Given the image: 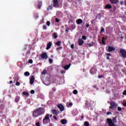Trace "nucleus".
<instances>
[{"label":"nucleus","mask_w":126,"mask_h":126,"mask_svg":"<svg viewBox=\"0 0 126 126\" xmlns=\"http://www.w3.org/2000/svg\"><path fill=\"white\" fill-rule=\"evenodd\" d=\"M45 114V108L43 107H39L34 109L32 113V117L33 118H38L39 116H42Z\"/></svg>","instance_id":"nucleus-1"},{"label":"nucleus","mask_w":126,"mask_h":126,"mask_svg":"<svg viewBox=\"0 0 126 126\" xmlns=\"http://www.w3.org/2000/svg\"><path fill=\"white\" fill-rule=\"evenodd\" d=\"M42 122L44 125H46V124L50 123V122H51V119H50V114H46Z\"/></svg>","instance_id":"nucleus-2"},{"label":"nucleus","mask_w":126,"mask_h":126,"mask_svg":"<svg viewBox=\"0 0 126 126\" xmlns=\"http://www.w3.org/2000/svg\"><path fill=\"white\" fill-rule=\"evenodd\" d=\"M94 104V101L92 100H87L86 102V107H92Z\"/></svg>","instance_id":"nucleus-3"},{"label":"nucleus","mask_w":126,"mask_h":126,"mask_svg":"<svg viewBox=\"0 0 126 126\" xmlns=\"http://www.w3.org/2000/svg\"><path fill=\"white\" fill-rule=\"evenodd\" d=\"M52 2L53 7H55V8L59 7L60 5L59 4V1L58 0H53Z\"/></svg>","instance_id":"nucleus-4"},{"label":"nucleus","mask_w":126,"mask_h":126,"mask_svg":"<svg viewBox=\"0 0 126 126\" xmlns=\"http://www.w3.org/2000/svg\"><path fill=\"white\" fill-rule=\"evenodd\" d=\"M90 72L91 74H95L96 72H97V69L96 68V67L94 66L92 67L90 69Z\"/></svg>","instance_id":"nucleus-5"},{"label":"nucleus","mask_w":126,"mask_h":126,"mask_svg":"<svg viewBox=\"0 0 126 126\" xmlns=\"http://www.w3.org/2000/svg\"><path fill=\"white\" fill-rule=\"evenodd\" d=\"M120 53L122 55L123 58H124V59H126V51L124 49H121L120 50Z\"/></svg>","instance_id":"nucleus-6"},{"label":"nucleus","mask_w":126,"mask_h":126,"mask_svg":"<svg viewBox=\"0 0 126 126\" xmlns=\"http://www.w3.org/2000/svg\"><path fill=\"white\" fill-rule=\"evenodd\" d=\"M118 106V104H116V102L112 101L110 102V106L109 107V109H111L113 110L115 107Z\"/></svg>","instance_id":"nucleus-7"},{"label":"nucleus","mask_w":126,"mask_h":126,"mask_svg":"<svg viewBox=\"0 0 126 126\" xmlns=\"http://www.w3.org/2000/svg\"><path fill=\"white\" fill-rule=\"evenodd\" d=\"M106 121H107V123H108V125L109 126H116L115 125V124H114V123H113L112 119H111L110 118H107L106 119Z\"/></svg>","instance_id":"nucleus-8"},{"label":"nucleus","mask_w":126,"mask_h":126,"mask_svg":"<svg viewBox=\"0 0 126 126\" xmlns=\"http://www.w3.org/2000/svg\"><path fill=\"white\" fill-rule=\"evenodd\" d=\"M40 57L42 60H47L48 59V55L46 52H44L40 55Z\"/></svg>","instance_id":"nucleus-9"},{"label":"nucleus","mask_w":126,"mask_h":126,"mask_svg":"<svg viewBox=\"0 0 126 126\" xmlns=\"http://www.w3.org/2000/svg\"><path fill=\"white\" fill-rule=\"evenodd\" d=\"M57 107L60 109V112H63L64 110V107L62 104H59Z\"/></svg>","instance_id":"nucleus-10"},{"label":"nucleus","mask_w":126,"mask_h":126,"mask_svg":"<svg viewBox=\"0 0 126 126\" xmlns=\"http://www.w3.org/2000/svg\"><path fill=\"white\" fill-rule=\"evenodd\" d=\"M109 1L112 4H118L119 3V0H109Z\"/></svg>","instance_id":"nucleus-11"},{"label":"nucleus","mask_w":126,"mask_h":126,"mask_svg":"<svg viewBox=\"0 0 126 126\" xmlns=\"http://www.w3.org/2000/svg\"><path fill=\"white\" fill-rule=\"evenodd\" d=\"M116 49L114 48V47L109 46L108 48V52H113V51H115Z\"/></svg>","instance_id":"nucleus-12"},{"label":"nucleus","mask_w":126,"mask_h":126,"mask_svg":"<svg viewBox=\"0 0 126 126\" xmlns=\"http://www.w3.org/2000/svg\"><path fill=\"white\" fill-rule=\"evenodd\" d=\"M34 80L35 77H34V76H32L30 80V84H33V83H34Z\"/></svg>","instance_id":"nucleus-13"},{"label":"nucleus","mask_w":126,"mask_h":126,"mask_svg":"<svg viewBox=\"0 0 126 126\" xmlns=\"http://www.w3.org/2000/svg\"><path fill=\"white\" fill-rule=\"evenodd\" d=\"M83 21L82 20V19H78V20H76V23L78 25H80V24H81V23H83Z\"/></svg>","instance_id":"nucleus-14"},{"label":"nucleus","mask_w":126,"mask_h":126,"mask_svg":"<svg viewBox=\"0 0 126 126\" xmlns=\"http://www.w3.org/2000/svg\"><path fill=\"white\" fill-rule=\"evenodd\" d=\"M52 42H49L47 45L46 50H49V49H51V47H52Z\"/></svg>","instance_id":"nucleus-15"},{"label":"nucleus","mask_w":126,"mask_h":126,"mask_svg":"<svg viewBox=\"0 0 126 126\" xmlns=\"http://www.w3.org/2000/svg\"><path fill=\"white\" fill-rule=\"evenodd\" d=\"M93 46H94V42H92V43L87 44V48H90V47H93Z\"/></svg>","instance_id":"nucleus-16"},{"label":"nucleus","mask_w":126,"mask_h":126,"mask_svg":"<svg viewBox=\"0 0 126 126\" xmlns=\"http://www.w3.org/2000/svg\"><path fill=\"white\" fill-rule=\"evenodd\" d=\"M105 8L106 9H111L112 8V5L110 4H107L105 5Z\"/></svg>","instance_id":"nucleus-17"},{"label":"nucleus","mask_w":126,"mask_h":126,"mask_svg":"<svg viewBox=\"0 0 126 126\" xmlns=\"http://www.w3.org/2000/svg\"><path fill=\"white\" fill-rule=\"evenodd\" d=\"M70 65H71V64L70 63H69V64L68 65H65L64 66V69L65 70H67V69H69V67H70Z\"/></svg>","instance_id":"nucleus-18"},{"label":"nucleus","mask_w":126,"mask_h":126,"mask_svg":"<svg viewBox=\"0 0 126 126\" xmlns=\"http://www.w3.org/2000/svg\"><path fill=\"white\" fill-rule=\"evenodd\" d=\"M83 40H82V39H79L78 40V44H79V46H82V45H83Z\"/></svg>","instance_id":"nucleus-19"},{"label":"nucleus","mask_w":126,"mask_h":126,"mask_svg":"<svg viewBox=\"0 0 126 126\" xmlns=\"http://www.w3.org/2000/svg\"><path fill=\"white\" fill-rule=\"evenodd\" d=\"M20 99V97L18 95H17L15 98V101L16 102V103H18Z\"/></svg>","instance_id":"nucleus-20"},{"label":"nucleus","mask_w":126,"mask_h":126,"mask_svg":"<svg viewBox=\"0 0 126 126\" xmlns=\"http://www.w3.org/2000/svg\"><path fill=\"white\" fill-rule=\"evenodd\" d=\"M107 40V37H102L101 42L102 44H104V45L106 44V42H105V40Z\"/></svg>","instance_id":"nucleus-21"},{"label":"nucleus","mask_w":126,"mask_h":126,"mask_svg":"<svg viewBox=\"0 0 126 126\" xmlns=\"http://www.w3.org/2000/svg\"><path fill=\"white\" fill-rule=\"evenodd\" d=\"M41 6H42V1H39L38 2L37 7L39 8V9H40L41 8Z\"/></svg>","instance_id":"nucleus-22"},{"label":"nucleus","mask_w":126,"mask_h":126,"mask_svg":"<svg viewBox=\"0 0 126 126\" xmlns=\"http://www.w3.org/2000/svg\"><path fill=\"white\" fill-rule=\"evenodd\" d=\"M67 122V121L65 119H63L61 120V124H62V125H65Z\"/></svg>","instance_id":"nucleus-23"},{"label":"nucleus","mask_w":126,"mask_h":126,"mask_svg":"<svg viewBox=\"0 0 126 126\" xmlns=\"http://www.w3.org/2000/svg\"><path fill=\"white\" fill-rule=\"evenodd\" d=\"M53 5L51 4L49 5L48 7L47 8V10H48V11H49V10H50V9H53Z\"/></svg>","instance_id":"nucleus-24"},{"label":"nucleus","mask_w":126,"mask_h":126,"mask_svg":"<svg viewBox=\"0 0 126 126\" xmlns=\"http://www.w3.org/2000/svg\"><path fill=\"white\" fill-rule=\"evenodd\" d=\"M52 113L54 115H58L59 113H58V112H57V110H52Z\"/></svg>","instance_id":"nucleus-25"},{"label":"nucleus","mask_w":126,"mask_h":126,"mask_svg":"<svg viewBox=\"0 0 126 126\" xmlns=\"http://www.w3.org/2000/svg\"><path fill=\"white\" fill-rule=\"evenodd\" d=\"M24 75L25 76H29V75H30V73L28 71H26L24 73Z\"/></svg>","instance_id":"nucleus-26"},{"label":"nucleus","mask_w":126,"mask_h":126,"mask_svg":"<svg viewBox=\"0 0 126 126\" xmlns=\"http://www.w3.org/2000/svg\"><path fill=\"white\" fill-rule=\"evenodd\" d=\"M84 126H90L89 122L87 121L85 122L84 123Z\"/></svg>","instance_id":"nucleus-27"},{"label":"nucleus","mask_w":126,"mask_h":126,"mask_svg":"<svg viewBox=\"0 0 126 126\" xmlns=\"http://www.w3.org/2000/svg\"><path fill=\"white\" fill-rule=\"evenodd\" d=\"M23 95H25V96H29V93L27 92H23Z\"/></svg>","instance_id":"nucleus-28"},{"label":"nucleus","mask_w":126,"mask_h":126,"mask_svg":"<svg viewBox=\"0 0 126 126\" xmlns=\"http://www.w3.org/2000/svg\"><path fill=\"white\" fill-rule=\"evenodd\" d=\"M75 28H76V27L75 26V25H71V29H72V30H74V29H75Z\"/></svg>","instance_id":"nucleus-29"},{"label":"nucleus","mask_w":126,"mask_h":126,"mask_svg":"<svg viewBox=\"0 0 126 126\" xmlns=\"http://www.w3.org/2000/svg\"><path fill=\"white\" fill-rule=\"evenodd\" d=\"M72 105H73L72 102H70V103L67 102V105L68 106L67 107H71V106H72Z\"/></svg>","instance_id":"nucleus-30"},{"label":"nucleus","mask_w":126,"mask_h":126,"mask_svg":"<svg viewBox=\"0 0 126 126\" xmlns=\"http://www.w3.org/2000/svg\"><path fill=\"white\" fill-rule=\"evenodd\" d=\"M53 37L54 39H57V38H58V34H57V33H54Z\"/></svg>","instance_id":"nucleus-31"},{"label":"nucleus","mask_w":126,"mask_h":126,"mask_svg":"<svg viewBox=\"0 0 126 126\" xmlns=\"http://www.w3.org/2000/svg\"><path fill=\"white\" fill-rule=\"evenodd\" d=\"M47 74V70L46 69H44L42 72L41 74H44V75Z\"/></svg>","instance_id":"nucleus-32"},{"label":"nucleus","mask_w":126,"mask_h":126,"mask_svg":"<svg viewBox=\"0 0 126 126\" xmlns=\"http://www.w3.org/2000/svg\"><path fill=\"white\" fill-rule=\"evenodd\" d=\"M113 123H117V116L113 118Z\"/></svg>","instance_id":"nucleus-33"},{"label":"nucleus","mask_w":126,"mask_h":126,"mask_svg":"<svg viewBox=\"0 0 126 126\" xmlns=\"http://www.w3.org/2000/svg\"><path fill=\"white\" fill-rule=\"evenodd\" d=\"M61 42L60 41H58L56 42L55 45H57V46H61Z\"/></svg>","instance_id":"nucleus-34"},{"label":"nucleus","mask_w":126,"mask_h":126,"mask_svg":"<svg viewBox=\"0 0 126 126\" xmlns=\"http://www.w3.org/2000/svg\"><path fill=\"white\" fill-rule=\"evenodd\" d=\"M73 94H75V95H76V94H77V93H78L77 90H74L73 91Z\"/></svg>","instance_id":"nucleus-35"},{"label":"nucleus","mask_w":126,"mask_h":126,"mask_svg":"<svg viewBox=\"0 0 126 126\" xmlns=\"http://www.w3.org/2000/svg\"><path fill=\"white\" fill-rule=\"evenodd\" d=\"M105 31V29L104 28H101L100 30V33H103Z\"/></svg>","instance_id":"nucleus-36"},{"label":"nucleus","mask_w":126,"mask_h":126,"mask_svg":"<svg viewBox=\"0 0 126 126\" xmlns=\"http://www.w3.org/2000/svg\"><path fill=\"white\" fill-rule=\"evenodd\" d=\"M49 62L50 63H53V60L51 58H50L49 59Z\"/></svg>","instance_id":"nucleus-37"},{"label":"nucleus","mask_w":126,"mask_h":126,"mask_svg":"<svg viewBox=\"0 0 126 126\" xmlns=\"http://www.w3.org/2000/svg\"><path fill=\"white\" fill-rule=\"evenodd\" d=\"M42 28H43V29H44V30H46L47 29V26H46V25H43Z\"/></svg>","instance_id":"nucleus-38"},{"label":"nucleus","mask_w":126,"mask_h":126,"mask_svg":"<svg viewBox=\"0 0 126 126\" xmlns=\"http://www.w3.org/2000/svg\"><path fill=\"white\" fill-rule=\"evenodd\" d=\"M29 63H33V60L32 59H30L29 60Z\"/></svg>","instance_id":"nucleus-39"},{"label":"nucleus","mask_w":126,"mask_h":126,"mask_svg":"<svg viewBox=\"0 0 126 126\" xmlns=\"http://www.w3.org/2000/svg\"><path fill=\"white\" fill-rule=\"evenodd\" d=\"M16 86H19V85H20V82H17L16 83Z\"/></svg>","instance_id":"nucleus-40"},{"label":"nucleus","mask_w":126,"mask_h":126,"mask_svg":"<svg viewBox=\"0 0 126 126\" xmlns=\"http://www.w3.org/2000/svg\"><path fill=\"white\" fill-rule=\"evenodd\" d=\"M46 24H47V26H50V24H51V23L50 22V21H47L46 22Z\"/></svg>","instance_id":"nucleus-41"},{"label":"nucleus","mask_w":126,"mask_h":126,"mask_svg":"<svg viewBox=\"0 0 126 126\" xmlns=\"http://www.w3.org/2000/svg\"><path fill=\"white\" fill-rule=\"evenodd\" d=\"M123 95H124L125 96H126V90H125L123 93Z\"/></svg>","instance_id":"nucleus-42"},{"label":"nucleus","mask_w":126,"mask_h":126,"mask_svg":"<svg viewBox=\"0 0 126 126\" xmlns=\"http://www.w3.org/2000/svg\"><path fill=\"white\" fill-rule=\"evenodd\" d=\"M55 21H56V22H57V23H59V22H60V20H59V19H58V18H56V19H55Z\"/></svg>","instance_id":"nucleus-43"},{"label":"nucleus","mask_w":126,"mask_h":126,"mask_svg":"<svg viewBox=\"0 0 126 126\" xmlns=\"http://www.w3.org/2000/svg\"><path fill=\"white\" fill-rule=\"evenodd\" d=\"M82 38L83 40H86V37L85 36V35H83L82 36Z\"/></svg>","instance_id":"nucleus-44"},{"label":"nucleus","mask_w":126,"mask_h":126,"mask_svg":"<svg viewBox=\"0 0 126 126\" xmlns=\"http://www.w3.org/2000/svg\"><path fill=\"white\" fill-rule=\"evenodd\" d=\"M118 111H122V108L121 107H120V106L118 107Z\"/></svg>","instance_id":"nucleus-45"},{"label":"nucleus","mask_w":126,"mask_h":126,"mask_svg":"<svg viewBox=\"0 0 126 126\" xmlns=\"http://www.w3.org/2000/svg\"><path fill=\"white\" fill-rule=\"evenodd\" d=\"M31 94H34V93H35V91L32 90L31 91Z\"/></svg>","instance_id":"nucleus-46"},{"label":"nucleus","mask_w":126,"mask_h":126,"mask_svg":"<svg viewBox=\"0 0 126 126\" xmlns=\"http://www.w3.org/2000/svg\"><path fill=\"white\" fill-rule=\"evenodd\" d=\"M112 114V112H107L106 113V115H107V116H109V115H111Z\"/></svg>","instance_id":"nucleus-47"},{"label":"nucleus","mask_w":126,"mask_h":126,"mask_svg":"<svg viewBox=\"0 0 126 126\" xmlns=\"http://www.w3.org/2000/svg\"><path fill=\"white\" fill-rule=\"evenodd\" d=\"M35 126H40V122H37L35 123Z\"/></svg>","instance_id":"nucleus-48"},{"label":"nucleus","mask_w":126,"mask_h":126,"mask_svg":"<svg viewBox=\"0 0 126 126\" xmlns=\"http://www.w3.org/2000/svg\"><path fill=\"white\" fill-rule=\"evenodd\" d=\"M97 17H99V18H101V13H98V15L96 16V18Z\"/></svg>","instance_id":"nucleus-49"},{"label":"nucleus","mask_w":126,"mask_h":126,"mask_svg":"<svg viewBox=\"0 0 126 126\" xmlns=\"http://www.w3.org/2000/svg\"><path fill=\"white\" fill-rule=\"evenodd\" d=\"M70 47L71 49H74V45L71 44Z\"/></svg>","instance_id":"nucleus-50"},{"label":"nucleus","mask_w":126,"mask_h":126,"mask_svg":"<svg viewBox=\"0 0 126 126\" xmlns=\"http://www.w3.org/2000/svg\"><path fill=\"white\" fill-rule=\"evenodd\" d=\"M61 49H62V47H60L57 48V51H59V50H61Z\"/></svg>","instance_id":"nucleus-51"},{"label":"nucleus","mask_w":126,"mask_h":126,"mask_svg":"<svg viewBox=\"0 0 126 126\" xmlns=\"http://www.w3.org/2000/svg\"><path fill=\"white\" fill-rule=\"evenodd\" d=\"M98 78H102V77H103V75H98Z\"/></svg>","instance_id":"nucleus-52"},{"label":"nucleus","mask_w":126,"mask_h":126,"mask_svg":"<svg viewBox=\"0 0 126 126\" xmlns=\"http://www.w3.org/2000/svg\"><path fill=\"white\" fill-rule=\"evenodd\" d=\"M123 105L124 106V107H126V102L124 103Z\"/></svg>","instance_id":"nucleus-53"},{"label":"nucleus","mask_w":126,"mask_h":126,"mask_svg":"<svg viewBox=\"0 0 126 126\" xmlns=\"http://www.w3.org/2000/svg\"><path fill=\"white\" fill-rule=\"evenodd\" d=\"M53 118H54V120H58V118H57V117H56L55 116H53Z\"/></svg>","instance_id":"nucleus-54"},{"label":"nucleus","mask_w":126,"mask_h":126,"mask_svg":"<svg viewBox=\"0 0 126 126\" xmlns=\"http://www.w3.org/2000/svg\"><path fill=\"white\" fill-rule=\"evenodd\" d=\"M93 88H97V85H94Z\"/></svg>","instance_id":"nucleus-55"},{"label":"nucleus","mask_w":126,"mask_h":126,"mask_svg":"<svg viewBox=\"0 0 126 126\" xmlns=\"http://www.w3.org/2000/svg\"><path fill=\"white\" fill-rule=\"evenodd\" d=\"M120 4H121V5L124 4V1H120Z\"/></svg>","instance_id":"nucleus-56"},{"label":"nucleus","mask_w":126,"mask_h":126,"mask_svg":"<svg viewBox=\"0 0 126 126\" xmlns=\"http://www.w3.org/2000/svg\"><path fill=\"white\" fill-rule=\"evenodd\" d=\"M38 17H39V16H38V15H36L35 16V18H36V19H37V18H38Z\"/></svg>","instance_id":"nucleus-57"},{"label":"nucleus","mask_w":126,"mask_h":126,"mask_svg":"<svg viewBox=\"0 0 126 126\" xmlns=\"http://www.w3.org/2000/svg\"><path fill=\"white\" fill-rule=\"evenodd\" d=\"M52 91H56V88H53Z\"/></svg>","instance_id":"nucleus-58"},{"label":"nucleus","mask_w":126,"mask_h":126,"mask_svg":"<svg viewBox=\"0 0 126 126\" xmlns=\"http://www.w3.org/2000/svg\"><path fill=\"white\" fill-rule=\"evenodd\" d=\"M86 26L87 28H88V27H89V24H87Z\"/></svg>","instance_id":"nucleus-59"},{"label":"nucleus","mask_w":126,"mask_h":126,"mask_svg":"<svg viewBox=\"0 0 126 126\" xmlns=\"http://www.w3.org/2000/svg\"><path fill=\"white\" fill-rule=\"evenodd\" d=\"M68 30H69V29L67 28L66 30H65L66 32H68Z\"/></svg>","instance_id":"nucleus-60"},{"label":"nucleus","mask_w":126,"mask_h":126,"mask_svg":"<svg viewBox=\"0 0 126 126\" xmlns=\"http://www.w3.org/2000/svg\"><path fill=\"white\" fill-rule=\"evenodd\" d=\"M81 121H82V120L83 119H84V117H83V116H82L81 117Z\"/></svg>","instance_id":"nucleus-61"},{"label":"nucleus","mask_w":126,"mask_h":126,"mask_svg":"<svg viewBox=\"0 0 126 126\" xmlns=\"http://www.w3.org/2000/svg\"><path fill=\"white\" fill-rule=\"evenodd\" d=\"M13 82L12 81H10L9 83L10 84H12Z\"/></svg>","instance_id":"nucleus-62"},{"label":"nucleus","mask_w":126,"mask_h":126,"mask_svg":"<svg viewBox=\"0 0 126 126\" xmlns=\"http://www.w3.org/2000/svg\"><path fill=\"white\" fill-rule=\"evenodd\" d=\"M107 56H108V57H109V56H111V54L110 53H107L106 54Z\"/></svg>","instance_id":"nucleus-63"},{"label":"nucleus","mask_w":126,"mask_h":126,"mask_svg":"<svg viewBox=\"0 0 126 126\" xmlns=\"http://www.w3.org/2000/svg\"><path fill=\"white\" fill-rule=\"evenodd\" d=\"M52 114H51V115L49 114V119H50V118H52Z\"/></svg>","instance_id":"nucleus-64"}]
</instances>
